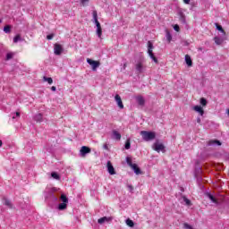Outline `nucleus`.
Segmentation results:
<instances>
[{"instance_id":"7c9ffc66","label":"nucleus","mask_w":229,"mask_h":229,"mask_svg":"<svg viewBox=\"0 0 229 229\" xmlns=\"http://www.w3.org/2000/svg\"><path fill=\"white\" fill-rule=\"evenodd\" d=\"M4 204L6 205V207L12 208V202L8 200V199H4Z\"/></svg>"},{"instance_id":"4c0bfd02","label":"nucleus","mask_w":229,"mask_h":229,"mask_svg":"<svg viewBox=\"0 0 229 229\" xmlns=\"http://www.w3.org/2000/svg\"><path fill=\"white\" fill-rule=\"evenodd\" d=\"M174 31H180V26H178V24H175L174 26Z\"/></svg>"},{"instance_id":"9b49d317","label":"nucleus","mask_w":229,"mask_h":229,"mask_svg":"<svg viewBox=\"0 0 229 229\" xmlns=\"http://www.w3.org/2000/svg\"><path fill=\"white\" fill-rule=\"evenodd\" d=\"M107 172L111 175L115 174V168H114V165H112V162H110V161H107Z\"/></svg>"},{"instance_id":"72a5a7b5","label":"nucleus","mask_w":229,"mask_h":229,"mask_svg":"<svg viewBox=\"0 0 229 229\" xmlns=\"http://www.w3.org/2000/svg\"><path fill=\"white\" fill-rule=\"evenodd\" d=\"M19 40H21V36H20V35H16V36L13 38V42H14V44H17V42H19Z\"/></svg>"},{"instance_id":"bb28decb","label":"nucleus","mask_w":229,"mask_h":229,"mask_svg":"<svg viewBox=\"0 0 229 229\" xmlns=\"http://www.w3.org/2000/svg\"><path fill=\"white\" fill-rule=\"evenodd\" d=\"M182 199H183L185 205H187V207H191V199H187V197H182Z\"/></svg>"},{"instance_id":"20e7f679","label":"nucleus","mask_w":229,"mask_h":229,"mask_svg":"<svg viewBox=\"0 0 229 229\" xmlns=\"http://www.w3.org/2000/svg\"><path fill=\"white\" fill-rule=\"evenodd\" d=\"M148 55L151 58L152 62L158 64V59L155 56V54H153V43L151 41L148 42Z\"/></svg>"},{"instance_id":"c756f323","label":"nucleus","mask_w":229,"mask_h":229,"mask_svg":"<svg viewBox=\"0 0 229 229\" xmlns=\"http://www.w3.org/2000/svg\"><path fill=\"white\" fill-rule=\"evenodd\" d=\"M199 103L201 105V106H207V99L205 98H201L199 100Z\"/></svg>"},{"instance_id":"5701e85b","label":"nucleus","mask_w":229,"mask_h":229,"mask_svg":"<svg viewBox=\"0 0 229 229\" xmlns=\"http://www.w3.org/2000/svg\"><path fill=\"white\" fill-rule=\"evenodd\" d=\"M61 201H63V203H69V199H67V196H65V194H62L61 195Z\"/></svg>"},{"instance_id":"dca6fc26","label":"nucleus","mask_w":229,"mask_h":229,"mask_svg":"<svg viewBox=\"0 0 229 229\" xmlns=\"http://www.w3.org/2000/svg\"><path fill=\"white\" fill-rule=\"evenodd\" d=\"M136 101H137L138 105H140V106H144V103H146V101L144 100V98L142 96L136 97Z\"/></svg>"},{"instance_id":"0eeeda50","label":"nucleus","mask_w":229,"mask_h":229,"mask_svg":"<svg viewBox=\"0 0 229 229\" xmlns=\"http://www.w3.org/2000/svg\"><path fill=\"white\" fill-rule=\"evenodd\" d=\"M64 52V47H62V45L60 44H55L54 46V53L55 55H60Z\"/></svg>"},{"instance_id":"393cba45","label":"nucleus","mask_w":229,"mask_h":229,"mask_svg":"<svg viewBox=\"0 0 229 229\" xmlns=\"http://www.w3.org/2000/svg\"><path fill=\"white\" fill-rule=\"evenodd\" d=\"M44 81H47L48 85H53V79L51 77H43Z\"/></svg>"},{"instance_id":"f704fd0d","label":"nucleus","mask_w":229,"mask_h":229,"mask_svg":"<svg viewBox=\"0 0 229 229\" xmlns=\"http://www.w3.org/2000/svg\"><path fill=\"white\" fill-rule=\"evenodd\" d=\"M89 0H81V3L82 4V6H87V4H89Z\"/></svg>"},{"instance_id":"1a4fd4ad","label":"nucleus","mask_w":229,"mask_h":229,"mask_svg":"<svg viewBox=\"0 0 229 229\" xmlns=\"http://www.w3.org/2000/svg\"><path fill=\"white\" fill-rule=\"evenodd\" d=\"M88 153H90V148H89L87 146H82L80 150L81 157H86V155H88Z\"/></svg>"},{"instance_id":"aec40b11","label":"nucleus","mask_w":229,"mask_h":229,"mask_svg":"<svg viewBox=\"0 0 229 229\" xmlns=\"http://www.w3.org/2000/svg\"><path fill=\"white\" fill-rule=\"evenodd\" d=\"M136 71H138V72H142V71H144V66L142 65V63H138L136 64Z\"/></svg>"},{"instance_id":"473e14b6","label":"nucleus","mask_w":229,"mask_h":229,"mask_svg":"<svg viewBox=\"0 0 229 229\" xmlns=\"http://www.w3.org/2000/svg\"><path fill=\"white\" fill-rule=\"evenodd\" d=\"M131 148V144L130 143V139H128L125 142V149H130Z\"/></svg>"},{"instance_id":"cd10ccee","label":"nucleus","mask_w":229,"mask_h":229,"mask_svg":"<svg viewBox=\"0 0 229 229\" xmlns=\"http://www.w3.org/2000/svg\"><path fill=\"white\" fill-rule=\"evenodd\" d=\"M4 33H10L12 31V27L10 25H6L4 27Z\"/></svg>"},{"instance_id":"9d476101","label":"nucleus","mask_w":229,"mask_h":229,"mask_svg":"<svg viewBox=\"0 0 229 229\" xmlns=\"http://www.w3.org/2000/svg\"><path fill=\"white\" fill-rule=\"evenodd\" d=\"M114 101H116V104L118 105V106L121 110H123V108H124V105L123 104V99H121V96L115 95Z\"/></svg>"},{"instance_id":"a19ab883","label":"nucleus","mask_w":229,"mask_h":229,"mask_svg":"<svg viewBox=\"0 0 229 229\" xmlns=\"http://www.w3.org/2000/svg\"><path fill=\"white\" fill-rule=\"evenodd\" d=\"M197 123H199V124H200L201 123V118H197Z\"/></svg>"},{"instance_id":"a878e982","label":"nucleus","mask_w":229,"mask_h":229,"mask_svg":"<svg viewBox=\"0 0 229 229\" xmlns=\"http://www.w3.org/2000/svg\"><path fill=\"white\" fill-rule=\"evenodd\" d=\"M51 176L54 178V180H60V175L56 172H53Z\"/></svg>"},{"instance_id":"37998d69","label":"nucleus","mask_w":229,"mask_h":229,"mask_svg":"<svg viewBox=\"0 0 229 229\" xmlns=\"http://www.w3.org/2000/svg\"><path fill=\"white\" fill-rule=\"evenodd\" d=\"M226 114L229 116V109L226 110Z\"/></svg>"},{"instance_id":"c85d7f7f","label":"nucleus","mask_w":229,"mask_h":229,"mask_svg":"<svg viewBox=\"0 0 229 229\" xmlns=\"http://www.w3.org/2000/svg\"><path fill=\"white\" fill-rule=\"evenodd\" d=\"M14 55H15V53H13V52L7 53L6 60H12V58H13Z\"/></svg>"},{"instance_id":"58836bf2","label":"nucleus","mask_w":229,"mask_h":229,"mask_svg":"<svg viewBox=\"0 0 229 229\" xmlns=\"http://www.w3.org/2000/svg\"><path fill=\"white\" fill-rule=\"evenodd\" d=\"M51 90H52L53 92H56V87L52 86V87H51Z\"/></svg>"},{"instance_id":"f03ea898","label":"nucleus","mask_w":229,"mask_h":229,"mask_svg":"<svg viewBox=\"0 0 229 229\" xmlns=\"http://www.w3.org/2000/svg\"><path fill=\"white\" fill-rule=\"evenodd\" d=\"M140 134L141 135L143 140H145V142H149L151 140H155L156 137H157V133H155L154 131H141L140 132Z\"/></svg>"},{"instance_id":"a18cd8bd","label":"nucleus","mask_w":229,"mask_h":229,"mask_svg":"<svg viewBox=\"0 0 229 229\" xmlns=\"http://www.w3.org/2000/svg\"><path fill=\"white\" fill-rule=\"evenodd\" d=\"M1 22H3V20L0 19V24H1Z\"/></svg>"},{"instance_id":"f8f14e48","label":"nucleus","mask_w":229,"mask_h":229,"mask_svg":"<svg viewBox=\"0 0 229 229\" xmlns=\"http://www.w3.org/2000/svg\"><path fill=\"white\" fill-rule=\"evenodd\" d=\"M214 40L217 46H221V44H223V42L226 40V36L225 37L222 36L221 38L215 37Z\"/></svg>"},{"instance_id":"c9c22d12","label":"nucleus","mask_w":229,"mask_h":229,"mask_svg":"<svg viewBox=\"0 0 229 229\" xmlns=\"http://www.w3.org/2000/svg\"><path fill=\"white\" fill-rule=\"evenodd\" d=\"M17 117H21V113L16 112L14 115L13 116V119H17Z\"/></svg>"},{"instance_id":"7ed1b4c3","label":"nucleus","mask_w":229,"mask_h":229,"mask_svg":"<svg viewBox=\"0 0 229 229\" xmlns=\"http://www.w3.org/2000/svg\"><path fill=\"white\" fill-rule=\"evenodd\" d=\"M126 163L132 169V171H134L135 174H142V172L140 171V168H139L137 164H133L131 162V157H126Z\"/></svg>"},{"instance_id":"4468645a","label":"nucleus","mask_w":229,"mask_h":229,"mask_svg":"<svg viewBox=\"0 0 229 229\" xmlns=\"http://www.w3.org/2000/svg\"><path fill=\"white\" fill-rule=\"evenodd\" d=\"M112 139H114V140H119L121 139V133L115 130L112 131Z\"/></svg>"},{"instance_id":"c03bdc74","label":"nucleus","mask_w":229,"mask_h":229,"mask_svg":"<svg viewBox=\"0 0 229 229\" xmlns=\"http://www.w3.org/2000/svg\"><path fill=\"white\" fill-rule=\"evenodd\" d=\"M1 146H3V141L2 140H0V148H1Z\"/></svg>"},{"instance_id":"f257e3e1","label":"nucleus","mask_w":229,"mask_h":229,"mask_svg":"<svg viewBox=\"0 0 229 229\" xmlns=\"http://www.w3.org/2000/svg\"><path fill=\"white\" fill-rule=\"evenodd\" d=\"M92 22L95 23L97 30V36L98 37V38H101L102 35H103V29L101 28V23L99 22V21L98 20V11H93L92 12Z\"/></svg>"},{"instance_id":"4be33fe9","label":"nucleus","mask_w":229,"mask_h":229,"mask_svg":"<svg viewBox=\"0 0 229 229\" xmlns=\"http://www.w3.org/2000/svg\"><path fill=\"white\" fill-rule=\"evenodd\" d=\"M125 223H126L127 226H130V228H133V226H134V225H135V224L132 222V220L130 219V218L126 219Z\"/></svg>"},{"instance_id":"a211bd4d","label":"nucleus","mask_w":229,"mask_h":229,"mask_svg":"<svg viewBox=\"0 0 229 229\" xmlns=\"http://www.w3.org/2000/svg\"><path fill=\"white\" fill-rule=\"evenodd\" d=\"M184 60L186 62V64L188 65V67H192V59L191 58V55H186L184 57Z\"/></svg>"},{"instance_id":"423d86ee","label":"nucleus","mask_w":229,"mask_h":229,"mask_svg":"<svg viewBox=\"0 0 229 229\" xmlns=\"http://www.w3.org/2000/svg\"><path fill=\"white\" fill-rule=\"evenodd\" d=\"M87 64H89V65H90L92 71H98V67H99V65H101L99 61H95L90 58H87Z\"/></svg>"},{"instance_id":"b1692460","label":"nucleus","mask_w":229,"mask_h":229,"mask_svg":"<svg viewBox=\"0 0 229 229\" xmlns=\"http://www.w3.org/2000/svg\"><path fill=\"white\" fill-rule=\"evenodd\" d=\"M65 208H67V204L64 202L58 205V210H65Z\"/></svg>"},{"instance_id":"6e6552de","label":"nucleus","mask_w":229,"mask_h":229,"mask_svg":"<svg viewBox=\"0 0 229 229\" xmlns=\"http://www.w3.org/2000/svg\"><path fill=\"white\" fill-rule=\"evenodd\" d=\"M192 110H194V112L200 114L201 116L205 115V110L203 109V106H198V105L194 106L192 107Z\"/></svg>"},{"instance_id":"2f4dec72","label":"nucleus","mask_w":229,"mask_h":229,"mask_svg":"<svg viewBox=\"0 0 229 229\" xmlns=\"http://www.w3.org/2000/svg\"><path fill=\"white\" fill-rule=\"evenodd\" d=\"M208 198L212 201V203H217V200H216V198L212 196V194L208 193Z\"/></svg>"},{"instance_id":"e433bc0d","label":"nucleus","mask_w":229,"mask_h":229,"mask_svg":"<svg viewBox=\"0 0 229 229\" xmlns=\"http://www.w3.org/2000/svg\"><path fill=\"white\" fill-rule=\"evenodd\" d=\"M55 37L54 34H50L47 36V40H53V38Z\"/></svg>"},{"instance_id":"79ce46f5","label":"nucleus","mask_w":229,"mask_h":229,"mask_svg":"<svg viewBox=\"0 0 229 229\" xmlns=\"http://www.w3.org/2000/svg\"><path fill=\"white\" fill-rule=\"evenodd\" d=\"M104 149H108V145L107 144L104 145Z\"/></svg>"},{"instance_id":"ea45409f","label":"nucleus","mask_w":229,"mask_h":229,"mask_svg":"<svg viewBox=\"0 0 229 229\" xmlns=\"http://www.w3.org/2000/svg\"><path fill=\"white\" fill-rule=\"evenodd\" d=\"M183 3H184L185 4H189L191 3V0H183Z\"/></svg>"},{"instance_id":"39448f33","label":"nucleus","mask_w":229,"mask_h":229,"mask_svg":"<svg viewBox=\"0 0 229 229\" xmlns=\"http://www.w3.org/2000/svg\"><path fill=\"white\" fill-rule=\"evenodd\" d=\"M152 149H154V151H157V153H165V146L163 145V143H160L159 141H156L153 145H152Z\"/></svg>"},{"instance_id":"412c9836","label":"nucleus","mask_w":229,"mask_h":229,"mask_svg":"<svg viewBox=\"0 0 229 229\" xmlns=\"http://www.w3.org/2000/svg\"><path fill=\"white\" fill-rule=\"evenodd\" d=\"M42 114H38L34 116V121H36L37 123H42Z\"/></svg>"},{"instance_id":"f3484780","label":"nucleus","mask_w":229,"mask_h":229,"mask_svg":"<svg viewBox=\"0 0 229 229\" xmlns=\"http://www.w3.org/2000/svg\"><path fill=\"white\" fill-rule=\"evenodd\" d=\"M165 38L167 42L170 44V42L173 40V35H171V32L169 31V30H165Z\"/></svg>"},{"instance_id":"2eb2a0df","label":"nucleus","mask_w":229,"mask_h":229,"mask_svg":"<svg viewBox=\"0 0 229 229\" xmlns=\"http://www.w3.org/2000/svg\"><path fill=\"white\" fill-rule=\"evenodd\" d=\"M215 26L216 30L220 31V33L222 34V37H226V32L225 31V30H223V27L221 25L215 23Z\"/></svg>"},{"instance_id":"ddd939ff","label":"nucleus","mask_w":229,"mask_h":229,"mask_svg":"<svg viewBox=\"0 0 229 229\" xmlns=\"http://www.w3.org/2000/svg\"><path fill=\"white\" fill-rule=\"evenodd\" d=\"M110 221H112V217L103 216L98 220V223L103 225V223H110Z\"/></svg>"},{"instance_id":"6ab92c4d","label":"nucleus","mask_w":229,"mask_h":229,"mask_svg":"<svg viewBox=\"0 0 229 229\" xmlns=\"http://www.w3.org/2000/svg\"><path fill=\"white\" fill-rule=\"evenodd\" d=\"M208 146H221V141L213 140L208 142Z\"/></svg>"}]
</instances>
